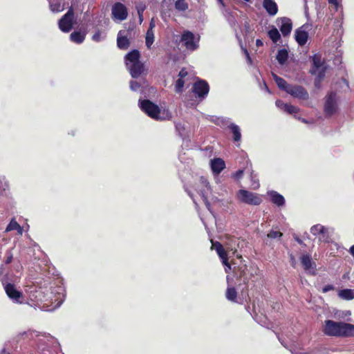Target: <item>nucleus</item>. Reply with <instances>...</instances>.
Segmentation results:
<instances>
[{"instance_id":"1","label":"nucleus","mask_w":354,"mask_h":354,"mask_svg":"<svg viewBox=\"0 0 354 354\" xmlns=\"http://www.w3.org/2000/svg\"><path fill=\"white\" fill-rule=\"evenodd\" d=\"M29 299L34 306L41 310L50 311L61 306L65 299V290L62 286L44 292L41 289L31 291Z\"/></svg>"},{"instance_id":"2","label":"nucleus","mask_w":354,"mask_h":354,"mask_svg":"<svg viewBox=\"0 0 354 354\" xmlns=\"http://www.w3.org/2000/svg\"><path fill=\"white\" fill-rule=\"evenodd\" d=\"M139 106L148 116L156 120H170L172 117L169 110H161L149 100H140Z\"/></svg>"},{"instance_id":"3","label":"nucleus","mask_w":354,"mask_h":354,"mask_svg":"<svg viewBox=\"0 0 354 354\" xmlns=\"http://www.w3.org/2000/svg\"><path fill=\"white\" fill-rule=\"evenodd\" d=\"M140 57L138 50H133L125 56L126 66L133 78H138L145 72L144 64L139 60Z\"/></svg>"},{"instance_id":"4","label":"nucleus","mask_w":354,"mask_h":354,"mask_svg":"<svg viewBox=\"0 0 354 354\" xmlns=\"http://www.w3.org/2000/svg\"><path fill=\"white\" fill-rule=\"evenodd\" d=\"M310 232L318 239L319 242L330 243L332 241L331 236L333 234L334 229L331 227L316 224L311 227Z\"/></svg>"},{"instance_id":"5","label":"nucleus","mask_w":354,"mask_h":354,"mask_svg":"<svg viewBox=\"0 0 354 354\" xmlns=\"http://www.w3.org/2000/svg\"><path fill=\"white\" fill-rule=\"evenodd\" d=\"M180 41L187 50L194 51L199 47L200 37L191 31L185 30L181 35Z\"/></svg>"},{"instance_id":"6","label":"nucleus","mask_w":354,"mask_h":354,"mask_svg":"<svg viewBox=\"0 0 354 354\" xmlns=\"http://www.w3.org/2000/svg\"><path fill=\"white\" fill-rule=\"evenodd\" d=\"M338 111V99L334 92L327 94L325 97L324 111L326 117H330Z\"/></svg>"},{"instance_id":"7","label":"nucleus","mask_w":354,"mask_h":354,"mask_svg":"<svg viewBox=\"0 0 354 354\" xmlns=\"http://www.w3.org/2000/svg\"><path fill=\"white\" fill-rule=\"evenodd\" d=\"M193 78V75L189 73L185 68H182L174 84L175 91L177 93H182L184 87H188L192 83Z\"/></svg>"},{"instance_id":"8","label":"nucleus","mask_w":354,"mask_h":354,"mask_svg":"<svg viewBox=\"0 0 354 354\" xmlns=\"http://www.w3.org/2000/svg\"><path fill=\"white\" fill-rule=\"evenodd\" d=\"M236 196L241 202L251 205H259L262 202V199L258 194L245 189H240L237 192Z\"/></svg>"},{"instance_id":"9","label":"nucleus","mask_w":354,"mask_h":354,"mask_svg":"<svg viewBox=\"0 0 354 354\" xmlns=\"http://www.w3.org/2000/svg\"><path fill=\"white\" fill-rule=\"evenodd\" d=\"M313 68L310 73L317 76L316 82H319L325 76L326 66L322 61L321 57L315 55L313 57Z\"/></svg>"},{"instance_id":"10","label":"nucleus","mask_w":354,"mask_h":354,"mask_svg":"<svg viewBox=\"0 0 354 354\" xmlns=\"http://www.w3.org/2000/svg\"><path fill=\"white\" fill-rule=\"evenodd\" d=\"M74 24V12L72 8L59 21V28L64 32H68Z\"/></svg>"},{"instance_id":"11","label":"nucleus","mask_w":354,"mask_h":354,"mask_svg":"<svg viewBox=\"0 0 354 354\" xmlns=\"http://www.w3.org/2000/svg\"><path fill=\"white\" fill-rule=\"evenodd\" d=\"M341 322L328 319L324 322L322 332L327 336L339 337Z\"/></svg>"},{"instance_id":"12","label":"nucleus","mask_w":354,"mask_h":354,"mask_svg":"<svg viewBox=\"0 0 354 354\" xmlns=\"http://www.w3.org/2000/svg\"><path fill=\"white\" fill-rule=\"evenodd\" d=\"M192 91L195 94L196 97L201 99H204L209 93V85L204 80H200L194 82Z\"/></svg>"},{"instance_id":"13","label":"nucleus","mask_w":354,"mask_h":354,"mask_svg":"<svg viewBox=\"0 0 354 354\" xmlns=\"http://www.w3.org/2000/svg\"><path fill=\"white\" fill-rule=\"evenodd\" d=\"M5 291L8 297L15 303H22L23 295L17 290L15 285L12 283H7L5 287Z\"/></svg>"},{"instance_id":"14","label":"nucleus","mask_w":354,"mask_h":354,"mask_svg":"<svg viewBox=\"0 0 354 354\" xmlns=\"http://www.w3.org/2000/svg\"><path fill=\"white\" fill-rule=\"evenodd\" d=\"M300 261L302 267L306 272L312 275L316 274V263L312 261V258L310 254H302L300 257Z\"/></svg>"},{"instance_id":"15","label":"nucleus","mask_w":354,"mask_h":354,"mask_svg":"<svg viewBox=\"0 0 354 354\" xmlns=\"http://www.w3.org/2000/svg\"><path fill=\"white\" fill-rule=\"evenodd\" d=\"M127 9L124 5L118 2L112 7V15L115 20L123 21L127 17Z\"/></svg>"},{"instance_id":"16","label":"nucleus","mask_w":354,"mask_h":354,"mask_svg":"<svg viewBox=\"0 0 354 354\" xmlns=\"http://www.w3.org/2000/svg\"><path fill=\"white\" fill-rule=\"evenodd\" d=\"M308 24H304L296 30L295 38L299 46H304L306 44L308 39Z\"/></svg>"},{"instance_id":"17","label":"nucleus","mask_w":354,"mask_h":354,"mask_svg":"<svg viewBox=\"0 0 354 354\" xmlns=\"http://www.w3.org/2000/svg\"><path fill=\"white\" fill-rule=\"evenodd\" d=\"M287 93L294 97L303 100L308 99L309 97L307 91L298 85H290V88H288Z\"/></svg>"},{"instance_id":"18","label":"nucleus","mask_w":354,"mask_h":354,"mask_svg":"<svg viewBox=\"0 0 354 354\" xmlns=\"http://www.w3.org/2000/svg\"><path fill=\"white\" fill-rule=\"evenodd\" d=\"M200 184L201 188L199 189V194L204 201L207 208L210 211V203L207 201V195L210 192V186L209 182L204 177L200 178Z\"/></svg>"},{"instance_id":"19","label":"nucleus","mask_w":354,"mask_h":354,"mask_svg":"<svg viewBox=\"0 0 354 354\" xmlns=\"http://www.w3.org/2000/svg\"><path fill=\"white\" fill-rule=\"evenodd\" d=\"M278 21L281 23V25H279V30L283 35V37L288 36L292 29V21L288 17H281L278 19Z\"/></svg>"},{"instance_id":"20","label":"nucleus","mask_w":354,"mask_h":354,"mask_svg":"<svg viewBox=\"0 0 354 354\" xmlns=\"http://www.w3.org/2000/svg\"><path fill=\"white\" fill-rule=\"evenodd\" d=\"M354 337V325L341 322L340 329L338 337Z\"/></svg>"},{"instance_id":"21","label":"nucleus","mask_w":354,"mask_h":354,"mask_svg":"<svg viewBox=\"0 0 354 354\" xmlns=\"http://www.w3.org/2000/svg\"><path fill=\"white\" fill-rule=\"evenodd\" d=\"M210 167L214 175H218L225 167V161L220 158H215L210 160Z\"/></svg>"},{"instance_id":"22","label":"nucleus","mask_w":354,"mask_h":354,"mask_svg":"<svg viewBox=\"0 0 354 354\" xmlns=\"http://www.w3.org/2000/svg\"><path fill=\"white\" fill-rule=\"evenodd\" d=\"M263 7L270 16H274L278 12V6L274 0H263Z\"/></svg>"},{"instance_id":"23","label":"nucleus","mask_w":354,"mask_h":354,"mask_svg":"<svg viewBox=\"0 0 354 354\" xmlns=\"http://www.w3.org/2000/svg\"><path fill=\"white\" fill-rule=\"evenodd\" d=\"M125 31L120 30L117 38V45L120 49H127L129 46V40L124 35Z\"/></svg>"},{"instance_id":"24","label":"nucleus","mask_w":354,"mask_h":354,"mask_svg":"<svg viewBox=\"0 0 354 354\" xmlns=\"http://www.w3.org/2000/svg\"><path fill=\"white\" fill-rule=\"evenodd\" d=\"M268 196L270 197L272 203L280 207L283 206L285 203L284 197L275 191H270L268 192Z\"/></svg>"},{"instance_id":"25","label":"nucleus","mask_w":354,"mask_h":354,"mask_svg":"<svg viewBox=\"0 0 354 354\" xmlns=\"http://www.w3.org/2000/svg\"><path fill=\"white\" fill-rule=\"evenodd\" d=\"M248 267L245 264H242L239 266L236 271V274L243 280L244 283H248L250 277L248 276Z\"/></svg>"},{"instance_id":"26","label":"nucleus","mask_w":354,"mask_h":354,"mask_svg":"<svg viewBox=\"0 0 354 354\" xmlns=\"http://www.w3.org/2000/svg\"><path fill=\"white\" fill-rule=\"evenodd\" d=\"M228 127L233 134V140L236 142H240L241 139L240 127L234 123H231Z\"/></svg>"},{"instance_id":"27","label":"nucleus","mask_w":354,"mask_h":354,"mask_svg":"<svg viewBox=\"0 0 354 354\" xmlns=\"http://www.w3.org/2000/svg\"><path fill=\"white\" fill-rule=\"evenodd\" d=\"M85 37L86 33L80 31H75L70 35L71 40L76 44L82 43L85 39Z\"/></svg>"},{"instance_id":"28","label":"nucleus","mask_w":354,"mask_h":354,"mask_svg":"<svg viewBox=\"0 0 354 354\" xmlns=\"http://www.w3.org/2000/svg\"><path fill=\"white\" fill-rule=\"evenodd\" d=\"M338 296L344 300H352L354 299V290L343 289L339 291Z\"/></svg>"},{"instance_id":"29","label":"nucleus","mask_w":354,"mask_h":354,"mask_svg":"<svg viewBox=\"0 0 354 354\" xmlns=\"http://www.w3.org/2000/svg\"><path fill=\"white\" fill-rule=\"evenodd\" d=\"M12 230H17L18 234L21 235L23 234V228L19 225V224L15 220L12 219L10 223L6 228V232H10Z\"/></svg>"},{"instance_id":"30","label":"nucleus","mask_w":354,"mask_h":354,"mask_svg":"<svg viewBox=\"0 0 354 354\" xmlns=\"http://www.w3.org/2000/svg\"><path fill=\"white\" fill-rule=\"evenodd\" d=\"M223 13L230 24V26L235 30L236 27V21L232 12L227 9H224Z\"/></svg>"},{"instance_id":"31","label":"nucleus","mask_w":354,"mask_h":354,"mask_svg":"<svg viewBox=\"0 0 354 354\" xmlns=\"http://www.w3.org/2000/svg\"><path fill=\"white\" fill-rule=\"evenodd\" d=\"M288 57V53L286 49H280L276 56V59L278 61V62L283 65L284 64Z\"/></svg>"},{"instance_id":"32","label":"nucleus","mask_w":354,"mask_h":354,"mask_svg":"<svg viewBox=\"0 0 354 354\" xmlns=\"http://www.w3.org/2000/svg\"><path fill=\"white\" fill-rule=\"evenodd\" d=\"M270 39L273 43L277 44L281 39V35L275 27H272L268 32Z\"/></svg>"},{"instance_id":"33","label":"nucleus","mask_w":354,"mask_h":354,"mask_svg":"<svg viewBox=\"0 0 354 354\" xmlns=\"http://www.w3.org/2000/svg\"><path fill=\"white\" fill-rule=\"evenodd\" d=\"M273 78L278 87L287 92L288 88H290V85L288 84L283 78L277 76V75L273 74Z\"/></svg>"},{"instance_id":"34","label":"nucleus","mask_w":354,"mask_h":354,"mask_svg":"<svg viewBox=\"0 0 354 354\" xmlns=\"http://www.w3.org/2000/svg\"><path fill=\"white\" fill-rule=\"evenodd\" d=\"M155 40L154 31L153 30H148L146 32L145 35V44L148 49L151 48V46L153 44Z\"/></svg>"},{"instance_id":"35","label":"nucleus","mask_w":354,"mask_h":354,"mask_svg":"<svg viewBox=\"0 0 354 354\" xmlns=\"http://www.w3.org/2000/svg\"><path fill=\"white\" fill-rule=\"evenodd\" d=\"M216 252L218 257H220V259H221L223 264L228 266L229 268L230 269V265L228 263L227 254L225 251L223 247L221 248L218 250H216Z\"/></svg>"},{"instance_id":"36","label":"nucleus","mask_w":354,"mask_h":354,"mask_svg":"<svg viewBox=\"0 0 354 354\" xmlns=\"http://www.w3.org/2000/svg\"><path fill=\"white\" fill-rule=\"evenodd\" d=\"M216 252L218 257H220V259H221L223 264L228 266L229 268L230 269V265L228 263L227 254L225 251L223 247L221 248L218 250H216Z\"/></svg>"},{"instance_id":"37","label":"nucleus","mask_w":354,"mask_h":354,"mask_svg":"<svg viewBox=\"0 0 354 354\" xmlns=\"http://www.w3.org/2000/svg\"><path fill=\"white\" fill-rule=\"evenodd\" d=\"M174 6L176 10L179 12H185L189 8L188 3L185 0H177L175 1Z\"/></svg>"},{"instance_id":"38","label":"nucleus","mask_w":354,"mask_h":354,"mask_svg":"<svg viewBox=\"0 0 354 354\" xmlns=\"http://www.w3.org/2000/svg\"><path fill=\"white\" fill-rule=\"evenodd\" d=\"M236 291L234 288L230 287L227 288L226 291V298L232 301H235L236 298Z\"/></svg>"},{"instance_id":"39","label":"nucleus","mask_w":354,"mask_h":354,"mask_svg":"<svg viewBox=\"0 0 354 354\" xmlns=\"http://www.w3.org/2000/svg\"><path fill=\"white\" fill-rule=\"evenodd\" d=\"M176 129L180 137L184 138L186 136V127L181 122H176L175 124Z\"/></svg>"},{"instance_id":"40","label":"nucleus","mask_w":354,"mask_h":354,"mask_svg":"<svg viewBox=\"0 0 354 354\" xmlns=\"http://www.w3.org/2000/svg\"><path fill=\"white\" fill-rule=\"evenodd\" d=\"M136 9L139 17V22L141 24L143 21V12L145 10V6L143 3H139L136 6Z\"/></svg>"},{"instance_id":"41","label":"nucleus","mask_w":354,"mask_h":354,"mask_svg":"<svg viewBox=\"0 0 354 354\" xmlns=\"http://www.w3.org/2000/svg\"><path fill=\"white\" fill-rule=\"evenodd\" d=\"M106 37V35L102 33L101 31L97 30L95 33L92 36L93 41L95 42H100L104 40Z\"/></svg>"},{"instance_id":"42","label":"nucleus","mask_w":354,"mask_h":354,"mask_svg":"<svg viewBox=\"0 0 354 354\" xmlns=\"http://www.w3.org/2000/svg\"><path fill=\"white\" fill-rule=\"evenodd\" d=\"M283 236V234L279 231L271 230L268 234L267 236L269 239H280Z\"/></svg>"},{"instance_id":"43","label":"nucleus","mask_w":354,"mask_h":354,"mask_svg":"<svg viewBox=\"0 0 354 354\" xmlns=\"http://www.w3.org/2000/svg\"><path fill=\"white\" fill-rule=\"evenodd\" d=\"M141 87H142V85L140 82L135 80H131L130 82V88L131 91H138Z\"/></svg>"},{"instance_id":"44","label":"nucleus","mask_w":354,"mask_h":354,"mask_svg":"<svg viewBox=\"0 0 354 354\" xmlns=\"http://www.w3.org/2000/svg\"><path fill=\"white\" fill-rule=\"evenodd\" d=\"M226 240L229 239V242H226V245L228 249L232 250L234 249V245H236L237 240L234 238H230L229 236H225Z\"/></svg>"},{"instance_id":"45","label":"nucleus","mask_w":354,"mask_h":354,"mask_svg":"<svg viewBox=\"0 0 354 354\" xmlns=\"http://www.w3.org/2000/svg\"><path fill=\"white\" fill-rule=\"evenodd\" d=\"M299 111V108L288 104L284 111L287 112L289 114L296 113Z\"/></svg>"},{"instance_id":"46","label":"nucleus","mask_w":354,"mask_h":354,"mask_svg":"<svg viewBox=\"0 0 354 354\" xmlns=\"http://www.w3.org/2000/svg\"><path fill=\"white\" fill-rule=\"evenodd\" d=\"M251 181H252V188L254 189H257L259 187V183L258 180H255L254 176H253L252 173L251 174Z\"/></svg>"},{"instance_id":"47","label":"nucleus","mask_w":354,"mask_h":354,"mask_svg":"<svg viewBox=\"0 0 354 354\" xmlns=\"http://www.w3.org/2000/svg\"><path fill=\"white\" fill-rule=\"evenodd\" d=\"M212 242V247H211V249L212 250H218L220 249L221 248L223 247L222 245V244L221 243H219L218 241H213L212 240L211 241Z\"/></svg>"},{"instance_id":"48","label":"nucleus","mask_w":354,"mask_h":354,"mask_svg":"<svg viewBox=\"0 0 354 354\" xmlns=\"http://www.w3.org/2000/svg\"><path fill=\"white\" fill-rule=\"evenodd\" d=\"M275 104H276V106H277L279 109H281V110H283V111L285 110V109H286V106H287V104H286V103H284V102H283V101H281V100H277V101H276V102H275Z\"/></svg>"},{"instance_id":"49","label":"nucleus","mask_w":354,"mask_h":354,"mask_svg":"<svg viewBox=\"0 0 354 354\" xmlns=\"http://www.w3.org/2000/svg\"><path fill=\"white\" fill-rule=\"evenodd\" d=\"M33 333H34L33 332L28 330V331H24V332L20 333L19 335L21 337V338H25V337L30 338L33 336Z\"/></svg>"},{"instance_id":"50","label":"nucleus","mask_w":354,"mask_h":354,"mask_svg":"<svg viewBox=\"0 0 354 354\" xmlns=\"http://www.w3.org/2000/svg\"><path fill=\"white\" fill-rule=\"evenodd\" d=\"M59 349V346L56 344V345L54 347V352L56 353V354H64L62 352L58 353L57 351ZM42 353L43 354H51L48 351H45L44 348H42ZM53 354V353H52Z\"/></svg>"},{"instance_id":"51","label":"nucleus","mask_w":354,"mask_h":354,"mask_svg":"<svg viewBox=\"0 0 354 354\" xmlns=\"http://www.w3.org/2000/svg\"><path fill=\"white\" fill-rule=\"evenodd\" d=\"M12 254L11 253L10 251H8L6 252V259L5 261V263L6 264H9L10 263H11L12 260Z\"/></svg>"},{"instance_id":"52","label":"nucleus","mask_w":354,"mask_h":354,"mask_svg":"<svg viewBox=\"0 0 354 354\" xmlns=\"http://www.w3.org/2000/svg\"><path fill=\"white\" fill-rule=\"evenodd\" d=\"M50 8H51V10L54 12H58L59 11H61V9H60V6H57L53 3H50Z\"/></svg>"},{"instance_id":"53","label":"nucleus","mask_w":354,"mask_h":354,"mask_svg":"<svg viewBox=\"0 0 354 354\" xmlns=\"http://www.w3.org/2000/svg\"><path fill=\"white\" fill-rule=\"evenodd\" d=\"M334 290V286L333 285L328 284L323 287L322 292L326 293L328 291Z\"/></svg>"},{"instance_id":"54","label":"nucleus","mask_w":354,"mask_h":354,"mask_svg":"<svg viewBox=\"0 0 354 354\" xmlns=\"http://www.w3.org/2000/svg\"><path fill=\"white\" fill-rule=\"evenodd\" d=\"M0 183L2 184L1 189L3 190H6L8 188V183L5 180V178H3L2 180L0 179Z\"/></svg>"},{"instance_id":"55","label":"nucleus","mask_w":354,"mask_h":354,"mask_svg":"<svg viewBox=\"0 0 354 354\" xmlns=\"http://www.w3.org/2000/svg\"><path fill=\"white\" fill-rule=\"evenodd\" d=\"M243 171L240 169L234 174V177L236 179H240L243 176Z\"/></svg>"},{"instance_id":"56","label":"nucleus","mask_w":354,"mask_h":354,"mask_svg":"<svg viewBox=\"0 0 354 354\" xmlns=\"http://www.w3.org/2000/svg\"><path fill=\"white\" fill-rule=\"evenodd\" d=\"M155 27H156V21H155L154 18H152L149 22V26L148 30H153Z\"/></svg>"},{"instance_id":"57","label":"nucleus","mask_w":354,"mask_h":354,"mask_svg":"<svg viewBox=\"0 0 354 354\" xmlns=\"http://www.w3.org/2000/svg\"><path fill=\"white\" fill-rule=\"evenodd\" d=\"M297 120H300L301 122H302L303 123H305V124H313L314 122V121L312 120H307L304 118H301L300 117H297V116H295Z\"/></svg>"},{"instance_id":"58","label":"nucleus","mask_w":354,"mask_h":354,"mask_svg":"<svg viewBox=\"0 0 354 354\" xmlns=\"http://www.w3.org/2000/svg\"><path fill=\"white\" fill-rule=\"evenodd\" d=\"M328 3L330 4L334 5L335 7L338 5V1L337 0H328Z\"/></svg>"},{"instance_id":"59","label":"nucleus","mask_w":354,"mask_h":354,"mask_svg":"<svg viewBox=\"0 0 354 354\" xmlns=\"http://www.w3.org/2000/svg\"><path fill=\"white\" fill-rule=\"evenodd\" d=\"M256 45L257 46H263V41L261 39H257Z\"/></svg>"},{"instance_id":"60","label":"nucleus","mask_w":354,"mask_h":354,"mask_svg":"<svg viewBox=\"0 0 354 354\" xmlns=\"http://www.w3.org/2000/svg\"><path fill=\"white\" fill-rule=\"evenodd\" d=\"M349 252L354 257V245L350 248Z\"/></svg>"},{"instance_id":"61","label":"nucleus","mask_w":354,"mask_h":354,"mask_svg":"<svg viewBox=\"0 0 354 354\" xmlns=\"http://www.w3.org/2000/svg\"><path fill=\"white\" fill-rule=\"evenodd\" d=\"M290 260H291V263H292V266H295V257H293L292 254H290Z\"/></svg>"},{"instance_id":"62","label":"nucleus","mask_w":354,"mask_h":354,"mask_svg":"<svg viewBox=\"0 0 354 354\" xmlns=\"http://www.w3.org/2000/svg\"><path fill=\"white\" fill-rule=\"evenodd\" d=\"M351 315V313L350 310H346L345 312H344V316H348V315Z\"/></svg>"},{"instance_id":"63","label":"nucleus","mask_w":354,"mask_h":354,"mask_svg":"<svg viewBox=\"0 0 354 354\" xmlns=\"http://www.w3.org/2000/svg\"><path fill=\"white\" fill-rule=\"evenodd\" d=\"M245 53L246 54V56H247V58H248V61L250 62V56H249V53H248V50H245Z\"/></svg>"},{"instance_id":"64","label":"nucleus","mask_w":354,"mask_h":354,"mask_svg":"<svg viewBox=\"0 0 354 354\" xmlns=\"http://www.w3.org/2000/svg\"><path fill=\"white\" fill-rule=\"evenodd\" d=\"M230 270L231 268L230 269L228 266H225V270L227 273H228Z\"/></svg>"}]
</instances>
